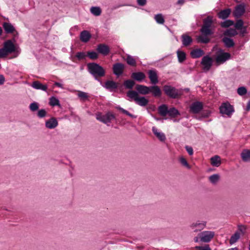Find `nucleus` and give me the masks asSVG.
Instances as JSON below:
<instances>
[{"label":"nucleus","mask_w":250,"mask_h":250,"mask_svg":"<svg viewBox=\"0 0 250 250\" xmlns=\"http://www.w3.org/2000/svg\"><path fill=\"white\" fill-rule=\"evenodd\" d=\"M213 23V17L211 16H208L206 18L203 19V25L200 30L203 36H200L197 37L198 42L207 44L210 42V39L207 37L211 36L214 33L213 30L212 29Z\"/></svg>","instance_id":"1"},{"label":"nucleus","mask_w":250,"mask_h":250,"mask_svg":"<svg viewBox=\"0 0 250 250\" xmlns=\"http://www.w3.org/2000/svg\"><path fill=\"white\" fill-rule=\"evenodd\" d=\"M150 92L155 98L160 97L162 94V90L158 85L147 86L142 84H137L136 86V90H128L126 93L138 96L139 94L144 95H147Z\"/></svg>","instance_id":"2"},{"label":"nucleus","mask_w":250,"mask_h":250,"mask_svg":"<svg viewBox=\"0 0 250 250\" xmlns=\"http://www.w3.org/2000/svg\"><path fill=\"white\" fill-rule=\"evenodd\" d=\"M88 72L94 78L96 81L99 82L102 84L100 78L104 77L105 75V70L100 64L96 62H89L87 64Z\"/></svg>","instance_id":"3"},{"label":"nucleus","mask_w":250,"mask_h":250,"mask_svg":"<svg viewBox=\"0 0 250 250\" xmlns=\"http://www.w3.org/2000/svg\"><path fill=\"white\" fill-rule=\"evenodd\" d=\"M163 90L169 98L172 99H179L182 94L175 87L170 85H164L163 87Z\"/></svg>","instance_id":"4"},{"label":"nucleus","mask_w":250,"mask_h":250,"mask_svg":"<svg viewBox=\"0 0 250 250\" xmlns=\"http://www.w3.org/2000/svg\"><path fill=\"white\" fill-rule=\"evenodd\" d=\"M96 118L101 122L108 125V124L111 123L112 120L115 119L116 117L114 114L108 111L104 115H103L102 113L98 112L96 114Z\"/></svg>","instance_id":"5"},{"label":"nucleus","mask_w":250,"mask_h":250,"mask_svg":"<svg viewBox=\"0 0 250 250\" xmlns=\"http://www.w3.org/2000/svg\"><path fill=\"white\" fill-rule=\"evenodd\" d=\"M230 58L231 55L229 53L225 52L223 49H219L215 58L216 63L217 64H222Z\"/></svg>","instance_id":"6"},{"label":"nucleus","mask_w":250,"mask_h":250,"mask_svg":"<svg viewBox=\"0 0 250 250\" xmlns=\"http://www.w3.org/2000/svg\"><path fill=\"white\" fill-rule=\"evenodd\" d=\"M220 112L230 117L234 112V107L229 102L223 103L219 107Z\"/></svg>","instance_id":"7"},{"label":"nucleus","mask_w":250,"mask_h":250,"mask_svg":"<svg viewBox=\"0 0 250 250\" xmlns=\"http://www.w3.org/2000/svg\"><path fill=\"white\" fill-rule=\"evenodd\" d=\"M126 96L131 100H133L135 103L141 106H146L148 104L149 101L145 96H140L134 94H128L126 93Z\"/></svg>","instance_id":"8"},{"label":"nucleus","mask_w":250,"mask_h":250,"mask_svg":"<svg viewBox=\"0 0 250 250\" xmlns=\"http://www.w3.org/2000/svg\"><path fill=\"white\" fill-rule=\"evenodd\" d=\"M200 63L203 66V69L205 71H208L212 65L213 59L210 56L207 55L202 58Z\"/></svg>","instance_id":"9"},{"label":"nucleus","mask_w":250,"mask_h":250,"mask_svg":"<svg viewBox=\"0 0 250 250\" xmlns=\"http://www.w3.org/2000/svg\"><path fill=\"white\" fill-rule=\"evenodd\" d=\"M203 104L200 101L193 102L189 106V111L194 114L199 113L203 109Z\"/></svg>","instance_id":"10"},{"label":"nucleus","mask_w":250,"mask_h":250,"mask_svg":"<svg viewBox=\"0 0 250 250\" xmlns=\"http://www.w3.org/2000/svg\"><path fill=\"white\" fill-rule=\"evenodd\" d=\"M246 12V5L244 3H242L237 5L232 12L234 17L236 19L240 18Z\"/></svg>","instance_id":"11"},{"label":"nucleus","mask_w":250,"mask_h":250,"mask_svg":"<svg viewBox=\"0 0 250 250\" xmlns=\"http://www.w3.org/2000/svg\"><path fill=\"white\" fill-rule=\"evenodd\" d=\"M125 69V65L121 62H116L113 65L112 69L113 74L117 77L122 75Z\"/></svg>","instance_id":"12"},{"label":"nucleus","mask_w":250,"mask_h":250,"mask_svg":"<svg viewBox=\"0 0 250 250\" xmlns=\"http://www.w3.org/2000/svg\"><path fill=\"white\" fill-rule=\"evenodd\" d=\"M148 78L150 80V83L152 85H157L156 84L158 83V76L156 70L150 69L147 72Z\"/></svg>","instance_id":"13"},{"label":"nucleus","mask_w":250,"mask_h":250,"mask_svg":"<svg viewBox=\"0 0 250 250\" xmlns=\"http://www.w3.org/2000/svg\"><path fill=\"white\" fill-rule=\"evenodd\" d=\"M8 54L15 52L16 50V46L11 40H8L3 43V47Z\"/></svg>","instance_id":"14"},{"label":"nucleus","mask_w":250,"mask_h":250,"mask_svg":"<svg viewBox=\"0 0 250 250\" xmlns=\"http://www.w3.org/2000/svg\"><path fill=\"white\" fill-rule=\"evenodd\" d=\"M97 51L99 54H101L104 56L107 55L110 52V48L109 46L104 43H100L97 46Z\"/></svg>","instance_id":"15"},{"label":"nucleus","mask_w":250,"mask_h":250,"mask_svg":"<svg viewBox=\"0 0 250 250\" xmlns=\"http://www.w3.org/2000/svg\"><path fill=\"white\" fill-rule=\"evenodd\" d=\"M101 85L110 91H112L113 90L117 89L118 87V83L111 80H107L105 82L104 84L102 83Z\"/></svg>","instance_id":"16"},{"label":"nucleus","mask_w":250,"mask_h":250,"mask_svg":"<svg viewBox=\"0 0 250 250\" xmlns=\"http://www.w3.org/2000/svg\"><path fill=\"white\" fill-rule=\"evenodd\" d=\"M131 78L134 82H142L145 79L146 75L143 72H135L132 73Z\"/></svg>","instance_id":"17"},{"label":"nucleus","mask_w":250,"mask_h":250,"mask_svg":"<svg viewBox=\"0 0 250 250\" xmlns=\"http://www.w3.org/2000/svg\"><path fill=\"white\" fill-rule=\"evenodd\" d=\"M231 12V10L229 8H226L221 10L217 14V16L219 19L223 20L227 19L230 16Z\"/></svg>","instance_id":"18"},{"label":"nucleus","mask_w":250,"mask_h":250,"mask_svg":"<svg viewBox=\"0 0 250 250\" xmlns=\"http://www.w3.org/2000/svg\"><path fill=\"white\" fill-rule=\"evenodd\" d=\"M203 233V235L201 237V241L205 243L209 242L214 235V232L211 231H206Z\"/></svg>","instance_id":"19"},{"label":"nucleus","mask_w":250,"mask_h":250,"mask_svg":"<svg viewBox=\"0 0 250 250\" xmlns=\"http://www.w3.org/2000/svg\"><path fill=\"white\" fill-rule=\"evenodd\" d=\"M58 125V122L56 118L52 117L49 120L46 121L45 123V127L49 129H53Z\"/></svg>","instance_id":"20"},{"label":"nucleus","mask_w":250,"mask_h":250,"mask_svg":"<svg viewBox=\"0 0 250 250\" xmlns=\"http://www.w3.org/2000/svg\"><path fill=\"white\" fill-rule=\"evenodd\" d=\"M92 36L90 33L87 30L82 31L80 35V39L83 42H87L91 39Z\"/></svg>","instance_id":"21"},{"label":"nucleus","mask_w":250,"mask_h":250,"mask_svg":"<svg viewBox=\"0 0 250 250\" xmlns=\"http://www.w3.org/2000/svg\"><path fill=\"white\" fill-rule=\"evenodd\" d=\"M222 42H223L224 46L228 48L233 47L235 46V42L231 38L225 36L222 39Z\"/></svg>","instance_id":"22"},{"label":"nucleus","mask_w":250,"mask_h":250,"mask_svg":"<svg viewBox=\"0 0 250 250\" xmlns=\"http://www.w3.org/2000/svg\"><path fill=\"white\" fill-rule=\"evenodd\" d=\"M204 54V51L201 48L193 49L190 53V56L193 59L199 58Z\"/></svg>","instance_id":"23"},{"label":"nucleus","mask_w":250,"mask_h":250,"mask_svg":"<svg viewBox=\"0 0 250 250\" xmlns=\"http://www.w3.org/2000/svg\"><path fill=\"white\" fill-rule=\"evenodd\" d=\"M200 112V115L196 117V119L198 120H202L204 118H208L212 113L209 109H206L204 107L203 109Z\"/></svg>","instance_id":"24"},{"label":"nucleus","mask_w":250,"mask_h":250,"mask_svg":"<svg viewBox=\"0 0 250 250\" xmlns=\"http://www.w3.org/2000/svg\"><path fill=\"white\" fill-rule=\"evenodd\" d=\"M2 26L6 34H11L16 31L15 28L11 23L4 22Z\"/></svg>","instance_id":"25"},{"label":"nucleus","mask_w":250,"mask_h":250,"mask_svg":"<svg viewBox=\"0 0 250 250\" xmlns=\"http://www.w3.org/2000/svg\"><path fill=\"white\" fill-rule=\"evenodd\" d=\"M181 39L183 45L184 46H188L193 42V39L189 35L184 34L181 36Z\"/></svg>","instance_id":"26"},{"label":"nucleus","mask_w":250,"mask_h":250,"mask_svg":"<svg viewBox=\"0 0 250 250\" xmlns=\"http://www.w3.org/2000/svg\"><path fill=\"white\" fill-rule=\"evenodd\" d=\"M152 131L156 137L162 142H164L166 140L165 134L158 131V129L154 126L152 127Z\"/></svg>","instance_id":"27"},{"label":"nucleus","mask_w":250,"mask_h":250,"mask_svg":"<svg viewBox=\"0 0 250 250\" xmlns=\"http://www.w3.org/2000/svg\"><path fill=\"white\" fill-rule=\"evenodd\" d=\"M31 86L36 89L42 90L43 91H46L47 89V85L43 84L38 81L33 82Z\"/></svg>","instance_id":"28"},{"label":"nucleus","mask_w":250,"mask_h":250,"mask_svg":"<svg viewBox=\"0 0 250 250\" xmlns=\"http://www.w3.org/2000/svg\"><path fill=\"white\" fill-rule=\"evenodd\" d=\"M168 107L167 104H162L158 106V113L162 116L165 117L167 115Z\"/></svg>","instance_id":"29"},{"label":"nucleus","mask_w":250,"mask_h":250,"mask_svg":"<svg viewBox=\"0 0 250 250\" xmlns=\"http://www.w3.org/2000/svg\"><path fill=\"white\" fill-rule=\"evenodd\" d=\"M224 36L231 38L238 35V32L235 28H229L226 29L223 33Z\"/></svg>","instance_id":"30"},{"label":"nucleus","mask_w":250,"mask_h":250,"mask_svg":"<svg viewBox=\"0 0 250 250\" xmlns=\"http://www.w3.org/2000/svg\"><path fill=\"white\" fill-rule=\"evenodd\" d=\"M167 115L171 118H174L178 115H180V113L179 110L175 107H172L168 108Z\"/></svg>","instance_id":"31"},{"label":"nucleus","mask_w":250,"mask_h":250,"mask_svg":"<svg viewBox=\"0 0 250 250\" xmlns=\"http://www.w3.org/2000/svg\"><path fill=\"white\" fill-rule=\"evenodd\" d=\"M135 84V82L132 79H127L124 81V85L125 89L132 90L133 86Z\"/></svg>","instance_id":"32"},{"label":"nucleus","mask_w":250,"mask_h":250,"mask_svg":"<svg viewBox=\"0 0 250 250\" xmlns=\"http://www.w3.org/2000/svg\"><path fill=\"white\" fill-rule=\"evenodd\" d=\"M210 163L212 166L218 167L221 164V159L219 156L215 155L210 158Z\"/></svg>","instance_id":"33"},{"label":"nucleus","mask_w":250,"mask_h":250,"mask_svg":"<svg viewBox=\"0 0 250 250\" xmlns=\"http://www.w3.org/2000/svg\"><path fill=\"white\" fill-rule=\"evenodd\" d=\"M179 62L182 63L186 59V54L183 51L178 50L176 52Z\"/></svg>","instance_id":"34"},{"label":"nucleus","mask_w":250,"mask_h":250,"mask_svg":"<svg viewBox=\"0 0 250 250\" xmlns=\"http://www.w3.org/2000/svg\"><path fill=\"white\" fill-rule=\"evenodd\" d=\"M49 104L53 107H61V104L59 100L55 96H52L49 98Z\"/></svg>","instance_id":"35"},{"label":"nucleus","mask_w":250,"mask_h":250,"mask_svg":"<svg viewBox=\"0 0 250 250\" xmlns=\"http://www.w3.org/2000/svg\"><path fill=\"white\" fill-rule=\"evenodd\" d=\"M223 21L220 23V26L222 28H228L231 26H233L234 21L229 19L224 20Z\"/></svg>","instance_id":"36"},{"label":"nucleus","mask_w":250,"mask_h":250,"mask_svg":"<svg viewBox=\"0 0 250 250\" xmlns=\"http://www.w3.org/2000/svg\"><path fill=\"white\" fill-rule=\"evenodd\" d=\"M206 225V222H203V223H200V222H199V221H197L196 223H193L190 225V227L192 229H194V228H196V227H199L200 229L198 230L195 229L194 230V232H197L198 230H201V229H204V228L205 227Z\"/></svg>","instance_id":"37"},{"label":"nucleus","mask_w":250,"mask_h":250,"mask_svg":"<svg viewBox=\"0 0 250 250\" xmlns=\"http://www.w3.org/2000/svg\"><path fill=\"white\" fill-rule=\"evenodd\" d=\"M241 158L244 162L250 161V150L244 149L241 153Z\"/></svg>","instance_id":"38"},{"label":"nucleus","mask_w":250,"mask_h":250,"mask_svg":"<svg viewBox=\"0 0 250 250\" xmlns=\"http://www.w3.org/2000/svg\"><path fill=\"white\" fill-rule=\"evenodd\" d=\"M98 53H98V52H97L94 50L89 51L87 52L86 56L90 59L92 60H95L99 58Z\"/></svg>","instance_id":"39"},{"label":"nucleus","mask_w":250,"mask_h":250,"mask_svg":"<svg viewBox=\"0 0 250 250\" xmlns=\"http://www.w3.org/2000/svg\"><path fill=\"white\" fill-rule=\"evenodd\" d=\"M233 26L237 30L241 29L244 26V22L241 19H237L235 22H234Z\"/></svg>","instance_id":"40"},{"label":"nucleus","mask_w":250,"mask_h":250,"mask_svg":"<svg viewBox=\"0 0 250 250\" xmlns=\"http://www.w3.org/2000/svg\"><path fill=\"white\" fill-rule=\"evenodd\" d=\"M91 13L95 16H99L102 13V10L99 6H92L90 8Z\"/></svg>","instance_id":"41"},{"label":"nucleus","mask_w":250,"mask_h":250,"mask_svg":"<svg viewBox=\"0 0 250 250\" xmlns=\"http://www.w3.org/2000/svg\"><path fill=\"white\" fill-rule=\"evenodd\" d=\"M240 235L239 232H235L231 237L229 239V244L232 245L236 242L240 238Z\"/></svg>","instance_id":"42"},{"label":"nucleus","mask_w":250,"mask_h":250,"mask_svg":"<svg viewBox=\"0 0 250 250\" xmlns=\"http://www.w3.org/2000/svg\"><path fill=\"white\" fill-rule=\"evenodd\" d=\"M220 175L218 174H214L210 175L209 178V182L212 184H216L219 180Z\"/></svg>","instance_id":"43"},{"label":"nucleus","mask_w":250,"mask_h":250,"mask_svg":"<svg viewBox=\"0 0 250 250\" xmlns=\"http://www.w3.org/2000/svg\"><path fill=\"white\" fill-rule=\"evenodd\" d=\"M115 108H116V109H118L120 111L122 112L123 113L129 116L130 117H131L133 119H135V118H137V116L131 114L128 111L124 109L123 108L121 107L120 106H117L115 107Z\"/></svg>","instance_id":"44"},{"label":"nucleus","mask_w":250,"mask_h":250,"mask_svg":"<svg viewBox=\"0 0 250 250\" xmlns=\"http://www.w3.org/2000/svg\"><path fill=\"white\" fill-rule=\"evenodd\" d=\"M156 22L160 24H163L165 22V19L163 15L161 13L156 14L154 17Z\"/></svg>","instance_id":"45"},{"label":"nucleus","mask_w":250,"mask_h":250,"mask_svg":"<svg viewBox=\"0 0 250 250\" xmlns=\"http://www.w3.org/2000/svg\"><path fill=\"white\" fill-rule=\"evenodd\" d=\"M126 61L127 63L130 66H135L136 65V60L129 55L127 56Z\"/></svg>","instance_id":"46"},{"label":"nucleus","mask_w":250,"mask_h":250,"mask_svg":"<svg viewBox=\"0 0 250 250\" xmlns=\"http://www.w3.org/2000/svg\"><path fill=\"white\" fill-rule=\"evenodd\" d=\"M29 108L32 112H35L39 110V104L35 102H32L30 104Z\"/></svg>","instance_id":"47"},{"label":"nucleus","mask_w":250,"mask_h":250,"mask_svg":"<svg viewBox=\"0 0 250 250\" xmlns=\"http://www.w3.org/2000/svg\"><path fill=\"white\" fill-rule=\"evenodd\" d=\"M237 93L240 96H244L247 93V89L245 86L239 87L237 89Z\"/></svg>","instance_id":"48"},{"label":"nucleus","mask_w":250,"mask_h":250,"mask_svg":"<svg viewBox=\"0 0 250 250\" xmlns=\"http://www.w3.org/2000/svg\"><path fill=\"white\" fill-rule=\"evenodd\" d=\"M47 115V112L44 109H41L38 110L37 116L40 118H43Z\"/></svg>","instance_id":"49"},{"label":"nucleus","mask_w":250,"mask_h":250,"mask_svg":"<svg viewBox=\"0 0 250 250\" xmlns=\"http://www.w3.org/2000/svg\"><path fill=\"white\" fill-rule=\"evenodd\" d=\"M78 96L79 98L81 99V100L85 101L86 100L88 97V96L87 95V93L83 91H79V93L78 94Z\"/></svg>","instance_id":"50"},{"label":"nucleus","mask_w":250,"mask_h":250,"mask_svg":"<svg viewBox=\"0 0 250 250\" xmlns=\"http://www.w3.org/2000/svg\"><path fill=\"white\" fill-rule=\"evenodd\" d=\"M180 162L181 163V164L186 167H187L188 168V169H190V165L188 164V161H187V160L184 158L183 157H182L180 158Z\"/></svg>","instance_id":"51"},{"label":"nucleus","mask_w":250,"mask_h":250,"mask_svg":"<svg viewBox=\"0 0 250 250\" xmlns=\"http://www.w3.org/2000/svg\"><path fill=\"white\" fill-rule=\"evenodd\" d=\"M86 56H87L86 55H85V53L83 52H78L76 54V57L79 60L85 59Z\"/></svg>","instance_id":"52"},{"label":"nucleus","mask_w":250,"mask_h":250,"mask_svg":"<svg viewBox=\"0 0 250 250\" xmlns=\"http://www.w3.org/2000/svg\"><path fill=\"white\" fill-rule=\"evenodd\" d=\"M239 30L240 31L238 33V34L241 37H244L247 33V27L245 26H244L241 29H239Z\"/></svg>","instance_id":"53"},{"label":"nucleus","mask_w":250,"mask_h":250,"mask_svg":"<svg viewBox=\"0 0 250 250\" xmlns=\"http://www.w3.org/2000/svg\"><path fill=\"white\" fill-rule=\"evenodd\" d=\"M8 54L3 47L0 49V59L6 57Z\"/></svg>","instance_id":"54"},{"label":"nucleus","mask_w":250,"mask_h":250,"mask_svg":"<svg viewBox=\"0 0 250 250\" xmlns=\"http://www.w3.org/2000/svg\"><path fill=\"white\" fill-rule=\"evenodd\" d=\"M185 148L189 155L191 156L193 154V150L191 146H186Z\"/></svg>","instance_id":"55"},{"label":"nucleus","mask_w":250,"mask_h":250,"mask_svg":"<svg viewBox=\"0 0 250 250\" xmlns=\"http://www.w3.org/2000/svg\"><path fill=\"white\" fill-rule=\"evenodd\" d=\"M156 109V106L154 104H150L147 107V110L148 113H150L149 111H155Z\"/></svg>","instance_id":"56"},{"label":"nucleus","mask_w":250,"mask_h":250,"mask_svg":"<svg viewBox=\"0 0 250 250\" xmlns=\"http://www.w3.org/2000/svg\"><path fill=\"white\" fill-rule=\"evenodd\" d=\"M137 4L141 6H145L146 3V0H137Z\"/></svg>","instance_id":"57"},{"label":"nucleus","mask_w":250,"mask_h":250,"mask_svg":"<svg viewBox=\"0 0 250 250\" xmlns=\"http://www.w3.org/2000/svg\"><path fill=\"white\" fill-rule=\"evenodd\" d=\"M5 79L3 75L0 74V85H2L5 82Z\"/></svg>","instance_id":"58"},{"label":"nucleus","mask_w":250,"mask_h":250,"mask_svg":"<svg viewBox=\"0 0 250 250\" xmlns=\"http://www.w3.org/2000/svg\"><path fill=\"white\" fill-rule=\"evenodd\" d=\"M201 250H211L208 245L203 246Z\"/></svg>","instance_id":"59"},{"label":"nucleus","mask_w":250,"mask_h":250,"mask_svg":"<svg viewBox=\"0 0 250 250\" xmlns=\"http://www.w3.org/2000/svg\"><path fill=\"white\" fill-rule=\"evenodd\" d=\"M15 32H16V33L14 34L13 38V39H12V40L14 42H16L15 38H17L18 37V35H19L18 32L16 30V31H15Z\"/></svg>","instance_id":"60"},{"label":"nucleus","mask_w":250,"mask_h":250,"mask_svg":"<svg viewBox=\"0 0 250 250\" xmlns=\"http://www.w3.org/2000/svg\"><path fill=\"white\" fill-rule=\"evenodd\" d=\"M150 115L151 116V117H153L155 120L160 121L162 120V119L161 118L157 117L156 116H155L154 115H153L152 113H150Z\"/></svg>","instance_id":"61"},{"label":"nucleus","mask_w":250,"mask_h":250,"mask_svg":"<svg viewBox=\"0 0 250 250\" xmlns=\"http://www.w3.org/2000/svg\"><path fill=\"white\" fill-rule=\"evenodd\" d=\"M246 110L248 111L250 110V100L249 101V102L247 103V105L246 108Z\"/></svg>","instance_id":"62"},{"label":"nucleus","mask_w":250,"mask_h":250,"mask_svg":"<svg viewBox=\"0 0 250 250\" xmlns=\"http://www.w3.org/2000/svg\"><path fill=\"white\" fill-rule=\"evenodd\" d=\"M124 87H124V83H123L122 84H120V85H118V88H119L120 91L121 92H122V91H123V90L124 89Z\"/></svg>","instance_id":"63"},{"label":"nucleus","mask_w":250,"mask_h":250,"mask_svg":"<svg viewBox=\"0 0 250 250\" xmlns=\"http://www.w3.org/2000/svg\"><path fill=\"white\" fill-rule=\"evenodd\" d=\"M185 2V0H178L177 3L179 5H183Z\"/></svg>","instance_id":"64"}]
</instances>
